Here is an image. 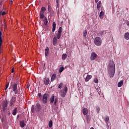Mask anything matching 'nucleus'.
I'll use <instances>...</instances> for the list:
<instances>
[{
    "mask_svg": "<svg viewBox=\"0 0 129 129\" xmlns=\"http://www.w3.org/2000/svg\"><path fill=\"white\" fill-rule=\"evenodd\" d=\"M103 33H104L103 31H100L98 33V36H102V35H103Z\"/></svg>",
    "mask_w": 129,
    "mask_h": 129,
    "instance_id": "e433bc0d",
    "label": "nucleus"
},
{
    "mask_svg": "<svg viewBox=\"0 0 129 129\" xmlns=\"http://www.w3.org/2000/svg\"><path fill=\"white\" fill-rule=\"evenodd\" d=\"M10 84L9 82H8L6 83V87H7V88H9V85Z\"/></svg>",
    "mask_w": 129,
    "mask_h": 129,
    "instance_id": "ea45409f",
    "label": "nucleus"
},
{
    "mask_svg": "<svg viewBox=\"0 0 129 129\" xmlns=\"http://www.w3.org/2000/svg\"><path fill=\"white\" fill-rule=\"evenodd\" d=\"M55 100V97H54V95L52 96L50 98V102L51 103H53L54 102V101Z\"/></svg>",
    "mask_w": 129,
    "mask_h": 129,
    "instance_id": "a878e982",
    "label": "nucleus"
},
{
    "mask_svg": "<svg viewBox=\"0 0 129 129\" xmlns=\"http://www.w3.org/2000/svg\"><path fill=\"white\" fill-rule=\"evenodd\" d=\"M49 97V94L45 93L43 95L42 97V102L44 104H46L48 102V98Z\"/></svg>",
    "mask_w": 129,
    "mask_h": 129,
    "instance_id": "423d86ee",
    "label": "nucleus"
},
{
    "mask_svg": "<svg viewBox=\"0 0 129 129\" xmlns=\"http://www.w3.org/2000/svg\"><path fill=\"white\" fill-rule=\"evenodd\" d=\"M48 12L50 13V15L51 16H55V13L54 12V11H53V9H51Z\"/></svg>",
    "mask_w": 129,
    "mask_h": 129,
    "instance_id": "b1692460",
    "label": "nucleus"
},
{
    "mask_svg": "<svg viewBox=\"0 0 129 129\" xmlns=\"http://www.w3.org/2000/svg\"><path fill=\"white\" fill-rule=\"evenodd\" d=\"M108 71H115V64H114V62H111L108 66Z\"/></svg>",
    "mask_w": 129,
    "mask_h": 129,
    "instance_id": "39448f33",
    "label": "nucleus"
},
{
    "mask_svg": "<svg viewBox=\"0 0 129 129\" xmlns=\"http://www.w3.org/2000/svg\"><path fill=\"white\" fill-rule=\"evenodd\" d=\"M82 112L84 115H87V113H88V110L87 109V108H84L82 109Z\"/></svg>",
    "mask_w": 129,
    "mask_h": 129,
    "instance_id": "f8f14e48",
    "label": "nucleus"
},
{
    "mask_svg": "<svg viewBox=\"0 0 129 129\" xmlns=\"http://www.w3.org/2000/svg\"><path fill=\"white\" fill-rule=\"evenodd\" d=\"M67 58V54H63L62 55V60H65Z\"/></svg>",
    "mask_w": 129,
    "mask_h": 129,
    "instance_id": "2f4dec72",
    "label": "nucleus"
},
{
    "mask_svg": "<svg viewBox=\"0 0 129 129\" xmlns=\"http://www.w3.org/2000/svg\"><path fill=\"white\" fill-rule=\"evenodd\" d=\"M35 110L36 111H40L41 110V105L39 104H37L35 106Z\"/></svg>",
    "mask_w": 129,
    "mask_h": 129,
    "instance_id": "ddd939ff",
    "label": "nucleus"
},
{
    "mask_svg": "<svg viewBox=\"0 0 129 129\" xmlns=\"http://www.w3.org/2000/svg\"><path fill=\"white\" fill-rule=\"evenodd\" d=\"M12 73H14V69H12Z\"/></svg>",
    "mask_w": 129,
    "mask_h": 129,
    "instance_id": "3c124183",
    "label": "nucleus"
},
{
    "mask_svg": "<svg viewBox=\"0 0 129 129\" xmlns=\"http://www.w3.org/2000/svg\"><path fill=\"white\" fill-rule=\"evenodd\" d=\"M48 54H49V47H46L45 49V55L46 57L48 56Z\"/></svg>",
    "mask_w": 129,
    "mask_h": 129,
    "instance_id": "dca6fc26",
    "label": "nucleus"
},
{
    "mask_svg": "<svg viewBox=\"0 0 129 129\" xmlns=\"http://www.w3.org/2000/svg\"><path fill=\"white\" fill-rule=\"evenodd\" d=\"M127 26L128 27H129V23H127Z\"/></svg>",
    "mask_w": 129,
    "mask_h": 129,
    "instance_id": "5fc2aeb1",
    "label": "nucleus"
},
{
    "mask_svg": "<svg viewBox=\"0 0 129 129\" xmlns=\"http://www.w3.org/2000/svg\"><path fill=\"white\" fill-rule=\"evenodd\" d=\"M97 58V55L95 52H92L91 54V56H90V60L91 61H94L95 59Z\"/></svg>",
    "mask_w": 129,
    "mask_h": 129,
    "instance_id": "0eeeda50",
    "label": "nucleus"
},
{
    "mask_svg": "<svg viewBox=\"0 0 129 129\" xmlns=\"http://www.w3.org/2000/svg\"><path fill=\"white\" fill-rule=\"evenodd\" d=\"M7 89H8V88L6 87L5 88V91H7Z\"/></svg>",
    "mask_w": 129,
    "mask_h": 129,
    "instance_id": "603ef678",
    "label": "nucleus"
},
{
    "mask_svg": "<svg viewBox=\"0 0 129 129\" xmlns=\"http://www.w3.org/2000/svg\"><path fill=\"white\" fill-rule=\"evenodd\" d=\"M56 104H57V102H54V105H56Z\"/></svg>",
    "mask_w": 129,
    "mask_h": 129,
    "instance_id": "09e8293b",
    "label": "nucleus"
},
{
    "mask_svg": "<svg viewBox=\"0 0 129 129\" xmlns=\"http://www.w3.org/2000/svg\"><path fill=\"white\" fill-rule=\"evenodd\" d=\"M56 3L57 4V7H59V0H56Z\"/></svg>",
    "mask_w": 129,
    "mask_h": 129,
    "instance_id": "a19ab883",
    "label": "nucleus"
},
{
    "mask_svg": "<svg viewBox=\"0 0 129 129\" xmlns=\"http://www.w3.org/2000/svg\"><path fill=\"white\" fill-rule=\"evenodd\" d=\"M83 37L86 38V35H87V30H85L83 33Z\"/></svg>",
    "mask_w": 129,
    "mask_h": 129,
    "instance_id": "7c9ffc66",
    "label": "nucleus"
},
{
    "mask_svg": "<svg viewBox=\"0 0 129 129\" xmlns=\"http://www.w3.org/2000/svg\"><path fill=\"white\" fill-rule=\"evenodd\" d=\"M17 117H19V115H17Z\"/></svg>",
    "mask_w": 129,
    "mask_h": 129,
    "instance_id": "4d7b16f0",
    "label": "nucleus"
},
{
    "mask_svg": "<svg viewBox=\"0 0 129 129\" xmlns=\"http://www.w3.org/2000/svg\"><path fill=\"white\" fill-rule=\"evenodd\" d=\"M1 48H2V46H0V53H1Z\"/></svg>",
    "mask_w": 129,
    "mask_h": 129,
    "instance_id": "de8ad7c7",
    "label": "nucleus"
},
{
    "mask_svg": "<svg viewBox=\"0 0 129 129\" xmlns=\"http://www.w3.org/2000/svg\"><path fill=\"white\" fill-rule=\"evenodd\" d=\"M2 16H5V15H6V12L4 11L2 14Z\"/></svg>",
    "mask_w": 129,
    "mask_h": 129,
    "instance_id": "c03bdc74",
    "label": "nucleus"
},
{
    "mask_svg": "<svg viewBox=\"0 0 129 129\" xmlns=\"http://www.w3.org/2000/svg\"><path fill=\"white\" fill-rule=\"evenodd\" d=\"M33 108H34V106H33L32 107V109H31L32 111H33Z\"/></svg>",
    "mask_w": 129,
    "mask_h": 129,
    "instance_id": "8fccbe9b",
    "label": "nucleus"
},
{
    "mask_svg": "<svg viewBox=\"0 0 129 129\" xmlns=\"http://www.w3.org/2000/svg\"><path fill=\"white\" fill-rule=\"evenodd\" d=\"M67 92H68V88L65 86L62 90H60L59 94L61 97H65L66 94H67Z\"/></svg>",
    "mask_w": 129,
    "mask_h": 129,
    "instance_id": "f03ea898",
    "label": "nucleus"
},
{
    "mask_svg": "<svg viewBox=\"0 0 129 129\" xmlns=\"http://www.w3.org/2000/svg\"><path fill=\"white\" fill-rule=\"evenodd\" d=\"M41 96H42V93H38V97H41Z\"/></svg>",
    "mask_w": 129,
    "mask_h": 129,
    "instance_id": "37998d69",
    "label": "nucleus"
},
{
    "mask_svg": "<svg viewBox=\"0 0 129 129\" xmlns=\"http://www.w3.org/2000/svg\"><path fill=\"white\" fill-rule=\"evenodd\" d=\"M124 38L126 40H129V33L126 32L124 34Z\"/></svg>",
    "mask_w": 129,
    "mask_h": 129,
    "instance_id": "412c9836",
    "label": "nucleus"
},
{
    "mask_svg": "<svg viewBox=\"0 0 129 129\" xmlns=\"http://www.w3.org/2000/svg\"><path fill=\"white\" fill-rule=\"evenodd\" d=\"M16 103V97H12V99L10 100V106L11 107H13L14 106V104Z\"/></svg>",
    "mask_w": 129,
    "mask_h": 129,
    "instance_id": "6e6552de",
    "label": "nucleus"
},
{
    "mask_svg": "<svg viewBox=\"0 0 129 129\" xmlns=\"http://www.w3.org/2000/svg\"><path fill=\"white\" fill-rule=\"evenodd\" d=\"M109 117L106 116V117L105 118V121L106 123H107V124H108V121H109Z\"/></svg>",
    "mask_w": 129,
    "mask_h": 129,
    "instance_id": "c85d7f7f",
    "label": "nucleus"
},
{
    "mask_svg": "<svg viewBox=\"0 0 129 129\" xmlns=\"http://www.w3.org/2000/svg\"><path fill=\"white\" fill-rule=\"evenodd\" d=\"M56 74H53L52 76H51V82H53V81H54V80H55V79H56Z\"/></svg>",
    "mask_w": 129,
    "mask_h": 129,
    "instance_id": "f3484780",
    "label": "nucleus"
},
{
    "mask_svg": "<svg viewBox=\"0 0 129 129\" xmlns=\"http://www.w3.org/2000/svg\"><path fill=\"white\" fill-rule=\"evenodd\" d=\"M61 35H62V27H60L58 28L57 31V34L56 36H55L52 40V43L53 46H57V42L60 38H61Z\"/></svg>",
    "mask_w": 129,
    "mask_h": 129,
    "instance_id": "f257e3e1",
    "label": "nucleus"
},
{
    "mask_svg": "<svg viewBox=\"0 0 129 129\" xmlns=\"http://www.w3.org/2000/svg\"><path fill=\"white\" fill-rule=\"evenodd\" d=\"M64 71V67H61L60 68L59 70V73H62Z\"/></svg>",
    "mask_w": 129,
    "mask_h": 129,
    "instance_id": "473e14b6",
    "label": "nucleus"
},
{
    "mask_svg": "<svg viewBox=\"0 0 129 129\" xmlns=\"http://www.w3.org/2000/svg\"><path fill=\"white\" fill-rule=\"evenodd\" d=\"M98 1H99V0H95V3L97 4V3H98Z\"/></svg>",
    "mask_w": 129,
    "mask_h": 129,
    "instance_id": "49530a36",
    "label": "nucleus"
},
{
    "mask_svg": "<svg viewBox=\"0 0 129 129\" xmlns=\"http://www.w3.org/2000/svg\"><path fill=\"white\" fill-rule=\"evenodd\" d=\"M44 26H47L48 25V19H47L46 17H45L44 19Z\"/></svg>",
    "mask_w": 129,
    "mask_h": 129,
    "instance_id": "393cba45",
    "label": "nucleus"
},
{
    "mask_svg": "<svg viewBox=\"0 0 129 129\" xmlns=\"http://www.w3.org/2000/svg\"><path fill=\"white\" fill-rule=\"evenodd\" d=\"M103 16H104V12H103V11H101L99 14L100 19H103Z\"/></svg>",
    "mask_w": 129,
    "mask_h": 129,
    "instance_id": "aec40b11",
    "label": "nucleus"
},
{
    "mask_svg": "<svg viewBox=\"0 0 129 129\" xmlns=\"http://www.w3.org/2000/svg\"><path fill=\"white\" fill-rule=\"evenodd\" d=\"M91 78H92V76L88 75L86 77L85 81H86V82H87L88 81H89V80H90Z\"/></svg>",
    "mask_w": 129,
    "mask_h": 129,
    "instance_id": "4468645a",
    "label": "nucleus"
},
{
    "mask_svg": "<svg viewBox=\"0 0 129 129\" xmlns=\"http://www.w3.org/2000/svg\"><path fill=\"white\" fill-rule=\"evenodd\" d=\"M12 89L15 94H18L20 92V89H18V84L17 83H14L12 85Z\"/></svg>",
    "mask_w": 129,
    "mask_h": 129,
    "instance_id": "20e7f679",
    "label": "nucleus"
},
{
    "mask_svg": "<svg viewBox=\"0 0 129 129\" xmlns=\"http://www.w3.org/2000/svg\"><path fill=\"white\" fill-rule=\"evenodd\" d=\"M20 124L21 127H24L25 126V120L21 121Z\"/></svg>",
    "mask_w": 129,
    "mask_h": 129,
    "instance_id": "4be33fe9",
    "label": "nucleus"
},
{
    "mask_svg": "<svg viewBox=\"0 0 129 129\" xmlns=\"http://www.w3.org/2000/svg\"><path fill=\"white\" fill-rule=\"evenodd\" d=\"M27 88H29V86H27Z\"/></svg>",
    "mask_w": 129,
    "mask_h": 129,
    "instance_id": "6e6d98bb",
    "label": "nucleus"
},
{
    "mask_svg": "<svg viewBox=\"0 0 129 129\" xmlns=\"http://www.w3.org/2000/svg\"><path fill=\"white\" fill-rule=\"evenodd\" d=\"M49 124V127H52V126L53 125V121L50 120L48 123Z\"/></svg>",
    "mask_w": 129,
    "mask_h": 129,
    "instance_id": "c756f323",
    "label": "nucleus"
},
{
    "mask_svg": "<svg viewBox=\"0 0 129 129\" xmlns=\"http://www.w3.org/2000/svg\"><path fill=\"white\" fill-rule=\"evenodd\" d=\"M94 82H95V83H98V79H97V78L94 79Z\"/></svg>",
    "mask_w": 129,
    "mask_h": 129,
    "instance_id": "4c0bfd02",
    "label": "nucleus"
},
{
    "mask_svg": "<svg viewBox=\"0 0 129 129\" xmlns=\"http://www.w3.org/2000/svg\"><path fill=\"white\" fill-rule=\"evenodd\" d=\"M43 82L45 85H48L50 83V79L47 77H45L43 80Z\"/></svg>",
    "mask_w": 129,
    "mask_h": 129,
    "instance_id": "9d476101",
    "label": "nucleus"
},
{
    "mask_svg": "<svg viewBox=\"0 0 129 129\" xmlns=\"http://www.w3.org/2000/svg\"><path fill=\"white\" fill-rule=\"evenodd\" d=\"M8 101L6 100L4 101L3 104V111H6V109L8 108Z\"/></svg>",
    "mask_w": 129,
    "mask_h": 129,
    "instance_id": "1a4fd4ad",
    "label": "nucleus"
},
{
    "mask_svg": "<svg viewBox=\"0 0 129 129\" xmlns=\"http://www.w3.org/2000/svg\"><path fill=\"white\" fill-rule=\"evenodd\" d=\"M94 42L96 46H101V44H102V40L99 37H96Z\"/></svg>",
    "mask_w": 129,
    "mask_h": 129,
    "instance_id": "7ed1b4c3",
    "label": "nucleus"
},
{
    "mask_svg": "<svg viewBox=\"0 0 129 129\" xmlns=\"http://www.w3.org/2000/svg\"><path fill=\"white\" fill-rule=\"evenodd\" d=\"M46 11V8L44 7L41 8V13H44Z\"/></svg>",
    "mask_w": 129,
    "mask_h": 129,
    "instance_id": "c9c22d12",
    "label": "nucleus"
},
{
    "mask_svg": "<svg viewBox=\"0 0 129 129\" xmlns=\"http://www.w3.org/2000/svg\"><path fill=\"white\" fill-rule=\"evenodd\" d=\"M55 30H56V22H53L52 24V33H54Z\"/></svg>",
    "mask_w": 129,
    "mask_h": 129,
    "instance_id": "2eb2a0df",
    "label": "nucleus"
},
{
    "mask_svg": "<svg viewBox=\"0 0 129 129\" xmlns=\"http://www.w3.org/2000/svg\"><path fill=\"white\" fill-rule=\"evenodd\" d=\"M39 16L40 19H44V12H40Z\"/></svg>",
    "mask_w": 129,
    "mask_h": 129,
    "instance_id": "cd10ccee",
    "label": "nucleus"
},
{
    "mask_svg": "<svg viewBox=\"0 0 129 129\" xmlns=\"http://www.w3.org/2000/svg\"><path fill=\"white\" fill-rule=\"evenodd\" d=\"M51 10H52V9L51 8V6H50V5H49V4H48V11L49 12V11H51Z\"/></svg>",
    "mask_w": 129,
    "mask_h": 129,
    "instance_id": "58836bf2",
    "label": "nucleus"
},
{
    "mask_svg": "<svg viewBox=\"0 0 129 129\" xmlns=\"http://www.w3.org/2000/svg\"><path fill=\"white\" fill-rule=\"evenodd\" d=\"M1 121L2 122H4V118H1Z\"/></svg>",
    "mask_w": 129,
    "mask_h": 129,
    "instance_id": "a18cd8bd",
    "label": "nucleus"
},
{
    "mask_svg": "<svg viewBox=\"0 0 129 129\" xmlns=\"http://www.w3.org/2000/svg\"><path fill=\"white\" fill-rule=\"evenodd\" d=\"M115 71H109V75L110 78L113 77L114 76V73Z\"/></svg>",
    "mask_w": 129,
    "mask_h": 129,
    "instance_id": "9b49d317",
    "label": "nucleus"
},
{
    "mask_svg": "<svg viewBox=\"0 0 129 129\" xmlns=\"http://www.w3.org/2000/svg\"><path fill=\"white\" fill-rule=\"evenodd\" d=\"M96 110H97V112L98 113H99V111H100V108H99V107H98V106H97V107H96Z\"/></svg>",
    "mask_w": 129,
    "mask_h": 129,
    "instance_id": "f704fd0d",
    "label": "nucleus"
},
{
    "mask_svg": "<svg viewBox=\"0 0 129 129\" xmlns=\"http://www.w3.org/2000/svg\"><path fill=\"white\" fill-rule=\"evenodd\" d=\"M62 86H63V83H60L59 85L58 86V89H61V88H62Z\"/></svg>",
    "mask_w": 129,
    "mask_h": 129,
    "instance_id": "72a5a7b5",
    "label": "nucleus"
},
{
    "mask_svg": "<svg viewBox=\"0 0 129 129\" xmlns=\"http://www.w3.org/2000/svg\"><path fill=\"white\" fill-rule=\"evenodd\" d=\"M90 129H94V128H93V127H91Z\"/></svg>",
    "mask_w": 129,
    "mask_h": 129,
    "instance_id": "864d4df0",
    "label": "nucleus"
},
{
    "mask_svg": "<svg viewBox=\"0 0 129 129\" xmlns=\"http://www.w3.org/2000/svg\"><path fill=\"white\" fill-rule=\"evenodd\" d=\"M97 10H100V8H101V1H99L98 4H97Z\"/></svg>",
    "mask_w": 129,
    "mask_h": 129,
    "instance_id": "a211bd4d",
    "label": "nucleus"
},
{
    "mask_svg": "<svg viewBox=\"0 0 129 129\" xmlns=\"http://www.w3.org/2000/svg\"><path fill=\"white\" fill-rule=\"evenodd\" d=\"M3 33L2 31H0V46H2V44L3 43V38H2Z\"/></svg>",
    "mask_w": 129,
    "mask_h": 129,
    "instance_id": "6ab92c4d",
    "label": "nucleus"
},
{
    "mask_svg": "<svg viewBox=\"0 0 129 129\" xmlns=\"http://www.w3.org/2000/svg\"><path fill=\"white\" fill-rule=\"evenodd\" d=\"M17 108H15L14 110H13V111L12 112V114L13 115H16V114H17Z\"/></svg>",
    "mask_w": 129,
    "mask_h": 129,
    "instance_id": "bb28decb",
    "label": "nucleus"
},
{
    "mask_svg": "<svg viewBox=\"0 0 129 129\" xmlns=\"http://www.w3.org/2000/svg\"><path fill=\"white\" fill-rule=\"evenodd\" d=\"M54 102H58V98H55L54 100Z\"/></svg>",
    "mask_w": 129,
    "mask_h": 129,
    "instance_id": "79ce46f5",
    "label": "nucleus"
},
{
    "mask_svg": "<svg viewBox=\"0 0 129 129\" xmlns=\"http://www.w3.org/2000/svg\"><path fill=\"white\" fill-rule=\"evenodd\" d=\"M48 19H49V16L48 17Z\"/></svg>",
    "mask_w": 129,
    "mask_h": 129,
    "instance_id": "13d9d810",
    "label": "nucleus"
},
{
    "mask_svg": "<svg viewBox=\"0 0 129 129\" xmlns=\"http://www.w3.org/2000/svg\"><path fill=\"white\" fill-rule=\"evenodd\" d=\"M118 87H121L122 85H123V81H120L118 83Z\"/></svg>",
    "mask_w": 129,
    "mask_h": 129,
    "instance_id": "5701e85b",
    "label": "nucleus"
}]
</instances>
